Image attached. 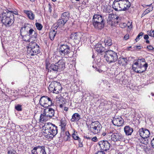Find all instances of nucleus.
I'll return each mask as SVG.
<instances>
[{"label": "nucleus", "instance_id": "9b49d317", "mask_svg": "<svg viewBox=\"0 0 154 154\" xmlns=\"http://www.w3.org/2000/svg\"><path fill=\"white\" fill-rule=\"evenodd\" d=\"M71 51L70 47L67 44H63L60 45L59 52L60 54L65 56L69 54Z\"/></svg>", "mask_w": 154, "mask_h": 154}, {"label": "nucleus", "instance_id": "4468645a", "mask_svg": "<svg viewBox=\"0 0 154 154\" xmlns=\"http://www.w3.org/2000/svg\"><path fill=\"white\" fill-rule=\"evenodd\" d=\"M82 37V35L80 32H73L71 33L70 38L73 40L75 43H78L81 41Z\"/></svg>", "mask_w": 154, "mask_h": 154}, {"label": "nucleus", "instance_id": "49530a36", "mask_svg": "<svg viewBox=\"0 0 154 154\" xmlns=\"http://www.w3.org/2000/svg\"><path fill=\"white\" fill-rule=\"evenodd\" d=\"M119 26L121 28H124L127 26V25L125 23H119Z\"/></svg>", "mask_w": 154, "mask_h": 154}, {"label": "nucleus", "instance_id": "774afa93", "mask_svg": "<svg viewBox=\"0 0 154 154\" xmlns=\"http://www.w3.org/2000/svg\"><path fill=\"white\" fill-rule=\"evenodd\" d=\"M132 69H133L134 71H135V69L133 67V66H132Z\"/></svg>", "mask_w": 154, "mask_h": 154}, {"label": "nucleus", "instance_id": "473e14b6", "mask_svg": "<svg viewBox=\"0 0 154 154\" xmlns=\"http://www.w3.org/2000/svg\"><path fill=\"white\" fill-rule=\"evenodd\" d=\"M48 116L44 114V112L43 114H41L39 121L40 122L46 121L48 120Z\"/></svg>", "mask_w": 154, "mask_h": 154}, {"label": "nucleus", "instance_id": "09e8293b", "mask_svg": "<svg viewBox=\"0 0 154 154\" xmlns=\"http://www.w3.org/2000/svg\"><path fill=\"white\" fill-rule=\"evenodd\" d=\"M16 151L13 149L8 150V154H15Z\"/></svg>", "mask_w": 154, "mask_h": 154}, {"label": "nucleus", "instance_id": "a18cd8bd", "mask_svg": "<svg viewBox=\"0 0 154 154\" xmlns=\"http://www.w3.org/2000/svg\"><path fill=\"white\" fill-rule=\"evenodd\" d=\"M132 22L131 20H130V21L128 22L126 24L128 28H129L130 29L131 28H132Z\"/></svg>", "mask_w": 154, "mask_h": 154}, {"label": "nucleus", "instance_id": "72a5a7b5", "mask_svg": "<svg viewBox=\"0 0 154 154\" xmlns=\"http://www.w3.org/2000/svg\"><path fill=\"white\" fill-rule=\"evenodd\" d=\"M114 16L111 14H109L108 17L107 19V23L110 24H112L113 20H114Z\"/></svg>", "mask_w": 154, "mask_h": 154}, {"label": "nucleus", "instance_id": "423d86ee", "mask_svg": "<svg viewBox=\"0 0 154 154\" xmlns=\"http://www.w3.org/2000/svg\"><path fill=\"white\" fill-rule=\"evenodd\" d=\"M137 134L140 135V137L137 138L139 142L144 144L147 143V140L145 139L147 138L150 135V133L149 130L142 128L139 129Z\"/></svg>", "mask_w": 154, "mask_h": 154}, {"label": "nucleus", "instance_id": "412c9836", "mask_svg": "<svg viewBox=\"0 0 154 154\" xmlns=\"http://www.w3.org/2000/svg\"><path fill=\"white\" fill-rule=\"evenodd\" d=\"M23 12L26 14L29 19L33 20L35 19V16L32 12L31 10H24Z\"/></svg>", "mask_w": 154, "mask_h": 154}, {"label": "nucleus", "instance_id": "f704fd0d", "mask_svg": "<svg viewBox=\"0 0 154 154\" xmlns=\"http://www.w3.org/2000/svg\"><path fill=\"white\" fill-rule=\"evenodd\" d=\"M144 151L146 153H149L150 154H154V152H153L152 149H149L145 145L144 147V149H143V151Z\"/></svg>", "mask_w": 154, "mask_h": 154}, {"label": "nucleus", "instance_id": "c756f323", "mask_svg": "<svg viewBox=\"0 0 154 154\" xmlns=\"http://www.w3.org/2000/svg\"><path fill=\"white\" fill-rule=\"evenodd\" d=\"M56 82L54 81L52 82L48 87V89L49 91L51 92H53L54 93V91L55 89V84H56Z\"/></svg>", "mask_w": 154, "mask_h": 154}, {"label": "nucleus", "instance_id": "6ab92c4d", "mask_svg": "<svg viewBox=\"0 0 154 154\" xmlns=\"http://www.w3.org/2000/svg\"><path fill=\"white\" fill-rule=\"evenodd\" d=\"M66 22V21L60 18L57 20V23L54 24V26H55V29H57L58 27H60L63 26Z\"/></svg>", "mask_w": 154, "mask_h": 154}, {"label": "nucleus", "instance_id": "c03bdc74", "mask_svg": "<svg viewBox=\"0 0 154 154\" xmlns=\"http://www.w3.org/2000/svg\"><path fill=\"white\" fill-rule=\"evenodd\" d=\"M109 8L110 7H104L103 8V11L106 13H109L111 11Z\"/></svg>", "mask_w": 154, "mask_h": 154}, {"label": "nucleus", "instance_id": "aec40b11", "mask_svg": "<svg viewBox=\"0 0 154 154\" xmlns=\"http://www.w3.org/2000/svg\"><path fill=\"white\" fill-rule=\"evenodd\" d=\"M120 0H115L112 5V8L116 11H121L120 3L119 2Z\"/></svg>", "mask_w": 154, "mask_h": 154}, {"label": "nucleus", "instance_id": "f03ea898", "mask_svg": "<svg viewBox=\"0 0 154 154\" xmlns=\"http://www.w3.org/2000/svg\"><path fill=\"white\" fill-rule=\"evenodd\" d=\"M42 132L45 137L48 139H52L57 133V127L51 123L45 124L42 127Z\"/></svg>", "mask_w": 154, "mask_h": 154}, {"label": "nucleus", "instance_id": "338daca9", "mask_svg": "<svg viewBox=\"0 0 154 154\" xmlns=\"http://www.w3.org/2000/svg\"><path fill=\"white\" fill-rule=\"evenodd\" d=\"M63 106V104H61L60 105V108H62Z\"/></svg>", "mask_w": 154, "mask_h": 154}, {"label": "nucleus", "instance_id": "cd10ccee", "mask_svg": "<svg viewBox=\"0 0 154 154\" xmlns=\"http://www.w3.org/2000/svg\"><path fill=\"white\" fill-rule=\"evenodd\" d=\"M62 89V87L60 85V84L58 82H56V84H55V89L54 93L56 94H58L59 93V91H60Z\"/></svg>", "mask_w": 154, "mask_h": 154}, {"label": "nucleus", "instance_id": "2eb2a0df", "mask_svg": "<svg viewBox=\"0 0 154 154\" xmlns=\"http://www.w3.org/2000/svg\"><path fill=\"white\" fill-rule=\"evenodd\" d=\"M104 45H102V43L97 44L95 46V50L98 54L102 55L103 53H105L106 49Z\"/></svg>", "mask_w": 154, "mask_h": 154}, {"label": "nucleus", "instance_id": "bf43d9fd", "mask_svg": "<svg viewBox=\"0 0 154 154\" xmlns=\"http://www.w3.org/2000/svg\"><path fill=\"white\" fill-rule=\"evenodd\" d=\"M84 137L88 139H90V138L88 137H87V136H84Z\"/></svg>", "mask_w": 154, "mask_h": 154}, {"label": "nucleus", "instance_id": "f3484780", "mask_svg": "<svg viewBox=\"0 0 154 154\" xmlns=\"http://www.w3.org/2000/svg\"><path fill=\"white\" fill-rule=\"evenodd\" d=\"M44 110V114L49 118H51L54 116V110L51 108L46 107Z\"/></svg>", "mask_w": 154, "mask_h": 154}, {"label": "nucleus", "instance_id": "b1692460", "mask_svg": "<svg viewBox=\"0 0 154 154\" xmlns=\"http://www.w3.org/2000/svg\"><path fill=\"white\" fill-rule=\"evenodd\" d=\"M124 131L126 135H130L133 131V129L129 126L127 125L125 127Z\"/></svg>", "mask_w": 154, "mask_h": 154}, {"label": "nucleus", "instance_id": "39448f33", "mask_svg": "<svg viewBox=\"0 0 154 154\" xmlns=\"http://www.w3.org/2000/svg\"><path fill=\"white\" fill-rule=\"evenodd\" d=\"M135 65L136 68L140 69L139 70L135 69V72L138 73H141L145 71L148 66L147 63L146 62L144 58L142 57H139L136 61H135Z\"/></svg>", "mask_w": 154, "mask_h": 154}, {"label": "nucleus", "instance_id": "8fccbe9b", "mask_svg": "<svg viewBox=\"0 0 154 154\" xmlns=\"http://www.w3.org/2000/svg\"><path fill=\"white\" fill-rule=\"evenodd\" d=\"M129 34H126L124 36V39L125 40H127L129 38Z\"/></svg>", "mask_w": 154, "mask_h": 154}, {"label": "nucleus", "instance_id": "f257e3e1", "mask_svg": "<svg viewBox=\"0 0 154 154\" xmlns=\"http://www.w3.org/2000/svg\"><path fill=\"white\" fill-rule=\"evenodd\" d=\"M20 35L23 40L26 42H30L27 47V52L30 56L37 55L40 52V48L35 42L37 39L38 34L28 23L25 24L21 28Z\"/></svg>", "mask_w": 154, "mask_h": 154}, {"label": "nucleus", "instance_id": "bb28decb", "mask_svg": "<svg viewBox=\"0 0 154 154\" xmlns=\"http://www.w3.org/2000/svg\"><path fill=\"white\" fill-rule=\"evenodd\" d=\"M69 12H66L63 13L61 16V18L65 21L67 22L69 20Z\"/></svg>", "mask_w": 154, "mask_h": 154}, {"label": "nucleus", "instance_id": "69168bd1", "mask_svg": "<svg viewBox=\"0 0 154 154\" xmlns=\"http://www.w3.org/2000/svg\"><path fill=\"white\" fill-rule=\"evenodd\" d=\"M146 43H149V41L148 40H147L146 41Z\"/></svg>", "mask_w": 154, "mask_h": 154}, {"label": "nucleus", "instance_id": "e2e57ef3", "mask_svg": "<svg viewBox=\"0 0 154 154\" xmlns=\"http://www.w3.org/2000/svg\"><path fill=\"white\" fill-rule=\"evenodd\" d=\"M97 71L99 72H100H100H102V70H99V69H97Z\"/></svg>", "mask_w": 154, "mask_h": 154}, {"label": "nucleus", "instance_id": "f8f14e48", "mask_svg": "<svg viewBox=\"0 0 154 154\" xmlns=\"http://www.w3.org/2000/svg\"><path fill=\"white\" fill-rule=\"evenodd\" d=\"M116 132V130L112 133V134L111 135V139L112 141L115 142H121L125 141V139L124 136L120 133Z\"/></svg>", "mask_w": 154, "mask_h": 154}, {"label": "nucleus", "instance_id": "c85d7f7f", "mask_svg": "<svg viewBox=\"0 0 154 154\" xmlns=\"http://www.w3.org/2000/svg\"><path fill=\"white\" fill-rule=\"evenodd\" d=\"M57 32V29H55V30H53L49 32V36L51 40L53 41L54 40L56 34Z\"/></svg>", "mask_w": 154, "mask_h": 154}, {"label": "nucleus", "instance_id": "4c0bfd02", "mask_svg": "<svg viewBox=\"0 0 154 154\" xmlns=\"http://www.w3.org/2000/svg\"><path fill=\"white\" fill-rule=\"evenodd\" d=\"M70 138V135L68 131H66L65 133V136L64 137V140L66 141L69 140Z\"/></svg>", "mask_w": 154, "mask_h": 154}, {"label": "nucleus", "instance_id": "7c9ffc66", "mask_svg": "<svg viewBox=\"0 0 154 154\" xmlns=\"http://www.w3.org/2000/svg\"><path fill=\"white\" fill-rule=\"evenodd\" d=\"M5 11L7 13H8V14L9 13L10 14V15L13 16V17H14V14L16 15H18L17 10L16 9L14 10H11L10 9H9V10L8 9L7 11Z\"/></svg>", "mask_w": 154, "mask_h": 154}, {"label": "nucleus", "instance_id": "3c124183", "mask_svg": "<svg viewBox=\"0 0 154 154\" xmlns=\"http://www.w3.org/2000/svg\"><path fill=\"white\" fill-rule=\"evenodd\" d=\"M151 144L152 147L154 149V138L152 140L151 142Z\"/></svg>", "mask_w": 154, "mask_h": 154}, {"label": "nucleus", "instance_id": "13d9d810", "mask_svg": "<svg viewBox=\"0 0 154 154\" xmlns=\"http://www.w3.org/2000/svg\"><path fill=\"white\" fill-rule=\"evenodd\" d=\"M68 108L66 107H65L64 108V110L67 112L68 111Z\"/></svg>", "mask_w": 154, "mask_h": 154}, {"label": "nucleus", "instance_id": "a19ab883", "mask_svg": "<svg viewBox=\"0 0 154 154\" xmlns=\"http://www.w3.org/2000/svg\"><path fill=\"white\" fill-rule=\"evenodd\" d=\"M35 25L37 29L39 30H42L43 26L41 24L38 23H36Z\"/></svg>", "mask_w": 154, "mask_h": 154}, {"label": "nucleus", "instance_id": "1a4fd4ad", "mask_svg": "<svg viewBox=\"0 0 154 154\" xmlns=\"http://www.w3.org/2000/svg\"><path fill=\"white\" fill-rule=\"evenodd\" d=\"M102 128L100 123L97 121H92L90 124V131L94 134H98L100 133Z\"/></svg>", "mask_w": 154, "mask_h": 154}, {"label": "nucleus", "instance_id": "864d4df0", "mask_svg": "<svg viewBox=\"0 0 154 154\" xmlns=\"http://www.w3.org/2000/svg\"><path fill=\"white\" fill-rule=\"evenodd\" d=\"M147 48L149 50H152L154 48L151 45H149L147 46Z\"/></svg>", "mask_w": 154, "mask_h": 154}, {"label": "nucleus", "instance_id": "052dcab7", "mask_svg": "<svg viewBox=\"0 0 154 154\" xmlns=\"http://www.w3.org/2000/svg\"><path fill=\"white\" fill-rule=\"evenodd\" d=\"M136 48L138 49H139L141 48V47L140 46H136Z\"/></svg>", "mask_w": 154, "mask_h": 154}, {"label": "nucleus", "instance_id": "dca6fc26", "mask_svg": "<svg viewBox=\"0 0 154 154\" xmlns=\"http://www.w3.org/2000/svg\"><path fill=\"white\" fill-rule=\"evenodd\" d=\"M113 125L117 126H121L124 123L123 119L120 116H115L112 121Z\"/></svg>", "mask_w": 154, "mask_h": 154}, {"label": "nucleus", "instance_id": "393cba45", "mask_svg": "<svg viewBox=\"0 0 154 154\" xmlns=\"http://www.w3.org/2000/svg\"><path fill=\"white\" fill-rule=\"evenodd\" d=\"M80 119V116L78 113H75L72 115L70 120L73 122H77Z\"/></svg>", "mask_w": 154, "mask_h": 154}, {"label": "nucleus", "instance_id": "680f3d73", "mask_svg": "<svg viewBox=\"0 0 154 154\" xmlns=\"http://www.w3.org/2000/svg\"><path fill=\"white\" fill-rule=\"evenodd\" d=\"M132 48V46H129L127 48V49L128 50H130V48Z\"/></svg>", "mask_w": 154, "mask_h": 154}, {"label": "nucleus", "instance_id": "ddd939ff", "mask_svg": "<svg viewBox=\"0 0 154 154\" xmlns=\"http://www.w3.org/2000/svg\"><path fill=\"white\" fill-rule=\"evenodd\" d=\"M98 144L103 151H106L109 150L110 147V144L106 140L101 141L99 142Z\"/></svg>", "mask_w": 154, "mask_h": 154}, {"label": "nucleus", "instance_id": "2f4dec72", "mask_svg": "<svg viewBox=\"0 0 154 154\" xmlns=\"http://www.w3.org/2000/svg\"><path fill=\"white\" fill-rule=\"evenodd\" d=\"M115 131V129L112 128H110L109 129H105V131H104L102 134L103 136H105L106 134H111L113 133Z\"/></svg>", "mask_w": 154, "mask_h": 154}, {"label": "nucleus", "instance_id": "58836bf2", "mask_svg": "<svg viewBox=\"0 0 154 154\" xmlns=\"http://www.w3.org/2000/svg\"><path fill=\"white\" fill-rule=\"evenodd\" d=\"M124 3H125L124 7H125V10H126L130 7L131 5V3L129 2H128V0H124Z\"/></svg>", "mask_w": 154, "mask_h": 154}, {"label": "nucleus", "instance_id": "79ce46f5", "mask_svg": "<svg viewBox=\"0 0 154 154\" xmlns=\"http://www.w3.org/2000/svg\"><path fill=\"white\" fill-rule=\"evenodd\" d=\"M143 34V33L142 32H140L137 36L136 38H135V41L136 42L138 41L142 37Z\"/></svg>", "mask_w": 154, "mask_h": 154}, {"label": "nucleus", "instance_id": "a878e982", "mask_svg": "<svg viewBox=\"0 0 154 154\" xmlns=\"http://www.w3.org/2000/svg\"><path fill=\"white\" fill-rule=\"evenodd\" d=\"M61 124L60 126L62 131H64L66 129V121L65 119H62L60 121Z\"/></svg>", "mask_w": 154, "mask_h": 154}, {"label": "nucleus", "instance_id": "de8ad7c7", "mask_svg": "<svg viewBox=\"0 0 154 154\" xmlns=\"http://www.w3.org/2000/svg\"><path fill=\"white\" fill-rule=\"evenodd\" d=\"M148 34L150 36L154 38V30H151Z\"/></svg>", "mask_w": 154, "mask_h": 154}, {"label": "nucleus", "instance_id": "7ed1b4c3", "mask_svg": "<svg viewBox=\"0 0 154 154\" xmlns=\"http://www.w3.org/2000/svg\"><path fill=\"white\" fill-rule=\"evenodd\" d=\"M65 63L63 59L59 60L58 61L54 64H51L48 62H46V68L48 72H52L57 73L62 70L65 68Z\"/></svg>", "mask_w": 154, "mask_h": 154}, {"label": "nucleus", "instance_id": "a211bd4d", "mask_svg": "<svg viewBox=\"0 0 154 154\" xmlns=\"http://www.w3.org/2000/svg\"><path fill=\"white\" fill-rule=\"evenodd\" d=\"M137 143L136 144L137 151V152L140 153V152L143 151V149H144L146 144H144L141 142H139L138 140V139H137Z\"/></svg>", "mask_w": 154, "mask_h": 154}, {"label": "nucleus", "instance_id": "5701e85b", "mask_svg": "<svg viewBox=\"0 0 154 154\" xmlns=\"http://www.w3.org/2000/svg\"><path fill=\"white\" fill-rule=\"evenodd\" d=\"M118 63L122 66H125L127 64L128 60L126 58L120 57L118 59Z\"/></svg>", "mask_w": 154, "mask_h": 154}, {"label": "nucleus", "instance_id": "c9c22d12", "mask_svg": "<svg viewBox=\"0 0 154 154\" xmlns=\"http://www.w3.org/2000/svg\"><path fill=\"white\" fill-rule=\"evenodd\" d=\"M76 134H77V132L74 131V133L72 134V137L74 140H78L79 143H81V139Z\"/></svg>", "mask_w": 154, "mask_h": 154}, {"label": "nucleus", "instance_id": "ea45409f", "mask_svg": "<svg viewBox=\"0 0 154 154\" xmlns=\"http://www.w3.org/2000/svg\"><path fill=\"white\" fill-rule=\"evenodd\" d=\"M124 0H120L119 2L120 3L121 11H125V7H124L125 3H124Z\"/></svg>", "mask_w": 154, "mask_h": 154}, {"label": "nucleus", "instance_id": "6e6d98bb", "mask_svg": "<svg viewBox=\"0 0 154 154\" xmlns=\"http://www.w3.org/2000/svg\"><path fill=\"white\" fill-rule=\"evenodd\" d=\"M149 36L147 35H144V38L145 40H148V39L149 38Z\"/></svg>", "mask_w": 154, "mask_h": 154}, {"label": "nucleus", "instance_id": "6e6552de", "mask_svg": "<svg viewBox=\"0 0 154 154\" xmlns=\"http://www.w3.org/2000/svg\"><path fill=\"white\" fill-rule=\"evenodd\" d=\"M93 25L95 28L101 29L104 26V21L102 16L100 15L95 14L93 17Z\"/></svg>", "mask_w": 154, "mask_h": 154}, {"label": "nucleus", "instance_id": "603ef678", "mask_svg": "<svg viewBox=\"0 0 154 154\" xmlns=\"http://www.w3.org/2000/svg\"><path fill=\"white\" fill-rule=\"evenodd\" d=\"M95 154H106L103 151H98L97 153H95Z\"/></svg>", "mask_w": 154, "mask_h": 154}, {"label": "nucleus", "instance_id": "20e7f679", "mask_svg": "<svg viewBox=\"0 0 154 154\" xmlns=\"http://www.w3.org/2000/svg\"><path fill=\"white\" fill-rule=\"evenodd\" d=\"M1 18L2 23L7 27L11 26L14 21V17L5 11L1 15Z\"/></svg>", "mask_w": 154, "mask_h": 154}, {"label": "nucleus", "instance_id": "9d476101", "mask_svg": "<svg viewBox=\"0 0 154 154\" xmlns=\"http://www.w3.org/2000/svg\"><path fill=\"white\" fill-rule=\"evenodd\" d=\"M39 103L42 106L46 108L52 105V104L51 99L47 96H43L40 99Z\"/></svg>", "mask_w": 154, "mask_h": 154}, {"label": "nucleus", "instance_id": "37998d69", "mask_svg": "<svg viewBox=\"0 0 154 154\" xmlns=\"http://www.w3.org/2000/svg\"><path fill=\"white\" fill-rule=\"evenodd\" d=\"M15 109L18 111H21L22 110L21 105L17 104L15 106Z\"/></svg>", "mask_w": 154, "mask_h": 154}, {"label": "nucleus", "instance_id": "e433bc0d", "mask_svg": "<svg viewBox=\"0 0 154 154\" xmlns=\"http://www.w3.org/2000/svg\"><path fill=\"white\" fill-rule=\"evenodd\" d=\"M153 9V7H152L151 8H148L146 9L143 13L142 14V17L144 16L145 15L149 13L150 12L152 11Z\"/></svg>", "mask_w": 154, "mask_h": 154}, {"label": "nucleus", "instance_id": "5fc2aeb1", "mask_svg": "<svg viewBox=\"0 0 154 154\" xmlns=\"http://www.w3.org/2000/svg\"><path fill=\"white\" fill-rule=\"evenodd\" d=\"M91 140L94 142H97V139L96 137H94L92 138Z\"/></svg>", "mask_w": 154, "mask_h": 154}, {"label": "nucleus", "instance_id": "4d7b16f0", "mask_svg": "<svg viewBox=\"0 0 154 154\" xmlns=\"http://www.w3.org/2000/svg\"><path fill=\"white\" fill-rule=\"evenodd\" d=\"M151 5H152V4H151L150 5H142V6H143V7L144 8V7H146V6H151Z\"/></svg>", "mask_w": 154, "mask_h": 154}, {"label": "nucleus", "instance_id": "0e129e2a", "mask_svg": "<svg viewBox=\"0 0 154 154\" xmlns=\"http://www.w3.org/2000/svg\"><path fill=\"white\" fill-rule=\"evenodd\" d=\"M49 11L50 12H51V7H50L49 8Z\"/></svg>", "mask_w": 154, "mask_h": 154}, {"label": "nucleus", "instance_id": "4be33fe9", "mask_svg": "<svg viewBox=\"0 0 154 154\" xmlns=\"http://www.w3.org/2000/svg\"><path fill=\"white\" fill-rule=\"evenodd\" d=\"M100 42L102 43V45H103L105 47L110 46L112 44V39L109 38H107L105 39L104 42Z\"/></svg>", "mask_w": 154, "mask_h": 154}, {"label": "nucleus", "instance_id": "0eeeda50", "mask_svg": "<svg viewBox=\"0 0 154 154\" xmlns=\"http://www.w3.org/2000/svg\"><path fill=\"white\" fill-rule=\"evenodd\" d=\"M118 57L117 53L112 50L106 51L104 55L105 60L108 63H115L118 59Z\"/></svg>", "mask_w": 154, "mask_h": 154}]
</instances>
